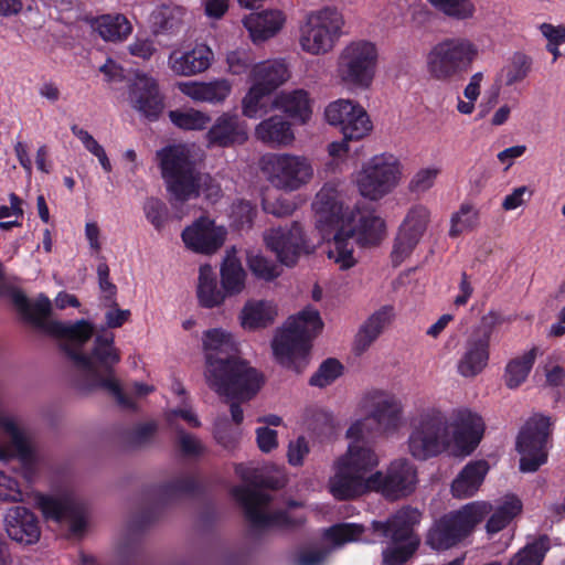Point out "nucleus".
<instances>
[{
  "instance_id": "nucleus-16",
  "label": "nucleus",
  "mask_w": 565,
  "mask_h": 565,
  "mask_svg": "<svg viewBox=\"0 0 565 565\" xmlns=\"http://www.w3.org/2000/svg\"><path fill=\"white\" fill-rule=\"evenodd\" d=\"M550 419L544 416L530 418L519 434L516 449L521 456L520 469L534 472L547 461Z\"/></svg>"
},
{
  "instance_id": "nucleus-51",
  "label": "nucleus",
  "mask_w": 565,
  "mask_h": 565,
  "mask_svg": "<svg viewBox=\"0 0 565 565\" xmlns=\"http://www.w3.org/2000/svg\"><path fill=\"white\" fill-rule=\"evenodd\" d=\"M186 11L177 4H162L153 15L154 24L161 30L173 32L184 21Z\"/></svg>"
},
{
  "instance_id": "nucleus-46",
  "label": "nucleus",
  "mask_w": 565,
  "mask_h": 565,
  "mask_svg": "<svg viewBox=\"0 0 565 565\" xmlns=\"http://www.w3.org/2000/svg\"><path fill=\"white\" fill-rule=\"evenodd\" d=\"M246 264L250 273L260 280L271 281L281 274L280 266L258 250L248 249L246 252Z\"/></svg>"
},
{
  "instance_id": "nucleus-61",
  "label": "nucleus",
  "mask_w": 565,
  "mask_h": 565,
  "mask_svg": "<svg viewBox=\"0 0 565 565\" xmlns=\"http://www.w3.org/2000/svg\"><path fill=\"white\" fill-rule=\"evenodd\" d=\"M250 63L252 60L249 57V54L243 50L232 51L228 52L226 55V64L228 72L235 75H241L245 73L248 70Z\"/></svg>"
},
{
  "instance_id": "nucleus-2",
  "label": "nucleus",
  "mask_w": 565,
  "mask_h": 565,
  "mask_svg": "<svg viewBox=\"0 0 565 565\" xmlns=\"http://www.w3.org/2000/svg\"><path fill=\"white\" fill-rule=\"evenodd\" d=\"M409 429L407 450L417 460H427L444 452L466 457L480 444L484 423L468 408L446 412L426 405L412 413Z\"/></svg>"
},
{
  "instance_id": "nucleus-6",
  "label": "nucleus",
  "mask_w": 565,
  "mask_h": 565,
  "mask_svg": "<svg viewBox=\"0 0 565 565\" xmlns=\"http://www.w3.org/2000/svg\"><path fill=\"white\" fill-rule=\"evenodd\" d=\"M167 189L175 201L196 198L200 192L216 201L221 196L220 184L209 174L199 173L190 160L185 146H170L157 152Z\"/></svg>"
},
{
  "instance_id": "nucleus-63",
  "label": "nucleus",
  "mask_w": 565,
  "mask_h": 565,
  "mask_svg": "<svg viewBox=\"0 0 565 565\" xmlns=\"http://www.w3.org/2000/svg\"><path fill=\"white\" fill-rule=\"evenodd\" d=\"M256 214L254 205L248 201H237L232 206V216L239 226L249 225Z\"/></svg>"
},
{
  "instance_id": "nucleus-47",
  "label": "nucleus",
  "mask_w": 565,
  "mask_h": 565,
  "mask_svg": "<svg viewBox=\"0 0 565 565\" xmlns=\"http://www.w3.org/2000/svg\"><path fill=\"white\" fill-rule=\"evenodd\" d=\"M427 2L454 20H470L476 14V6L471 0H427Z\"/></svg>"
},
{
  "instance_id": "nucleus-4",
  "label": "nucleus",
  "mask_w": 565,
  "mask_h": 565,
  "mask_svg": "<svg viewBox=\"0 0 565 565\" xmlns=\"http://www.w3.org/2000/svg\"><path fill=\"white\" fill-rule=\"evenodd\" d=\"M205 358L204 377L217 395L239 402L252 399L264 384L263 375L237 356L236 338L223 328L202 334Z\"/></svg>"
},
{
  "instance_id": "nucleus-15",
  "label": "nucleus",
  "mask_w": 565,
  "mask_h": 565,
  "mask_svg": "<svg viewBox=\"0 0 565 565\" xmlns=\"http://www.w3.org/2000/svg\"><path fill=\"white\" fill-rule=\"evenodd\" d=\"M359 406L369 419H372L376 430L384 436L397 434L404 426V405L390 391L381 388L369 390L362 395Z\"/></svg>"
},
{
  "instance_id": "nucleus-44",
  "label": "nucleus",
  "mask_w": 565,
  "mask_h": 565,
  "mask_svg": "<svg viewBox=\"0 0 565 565\" xmlns=\"http://www.w3.org/2000/svg\"><path fill=\"white\" fill-rule=\"evenodd\" d=\"M533 60L524 53H514L501 70L505 86L523 82L532 71Z\"/></svg>"
},
{
  "instance_id": "nucleus-14",
  "label": "nucleus",
  "mask_w": 565,
  "mask_h": 565,
  "mask_svg": "<svg viewBox=\"0 0 565 565\" xmlns=\"http://www.w3.org/2000/svg\"><path fill=\"white\" fill-rule=\"evenodd\" d=\"M268 182L285 192H295L308 185L315 178L310 158L289 152L274 153L264 163Z\"/></svg>"
},
{
  "instance_id": "nucleus-43",
  "label": "nucleus",
  "mask_w": 565,
  "mask_h": 565,
  "mask_svg": "<svg viewBox=\"0 0 565 565\" xmlns=\"http://www.w3.org/2000/svg\"><path fill=\"white\" fill-rule=\"evenodd\" d=\"M479 210L470 203H462L459 210L451 215L449 236L458 237L462 233L472 232L479 226Z\"/></svg>"
},
{
  "instance_id": "nucleus-49",
  "label": "nucleus",
  "mask_w": 565,
  "mask_h": 565,
  "mask_svg": "<svg viewBox=\"0 0 565 565\" xmlns=\"http://www.w3.org/2000/svg\"><path fill=\"white\" fill-rule=\"evenodd\" d=\"M548 547L547 539L540 537L520 550L507 565H541Z\"/></svg>"
},
{
  "instance_id": "nucleus-37",
  "label": "nucleus",
  "mask_w": 565,
  "mask_h": 565,
  "mask_svg": "<svg viewBox=\"0 0 565 565\" xmlns=\"http://www.w3.org/2000/svg\"><path fill=\"white\" fill-rule=\"evenodd\" d=\"M393 318L394 309L392 306H384L371 315L355 337V350L358 352L366 351L392 322Z\"/></svg>"
},
{
  "instance_id": "nucleus-39",
  "label": "nucleus",
  "mask_w": 565,
  "mask_h": 565,
  "mask_svg": "<svg viewBox=\"0 0 565 565\" xmlns=\"http://www.w3.org/2000/svg\"><path fill=\"white\" fill-rule=\"evenodd\" d=\"M271 104L300 124H306L311 117L309 95L303 89L281 92Z\"/></svg>"
},
{
  "instance_id": "nucleus-59",
  "label": "nucleus",
  "mask_w": 565,
  "mask_h": 565,
  "mask_svg": "<svg viewBox=\"0 0 565 565\" xmlns=\"http://www.w3.org/2000/svg\"><path fill=\"white\" fill-rule=\"evenodd\" d=\"M502 322L503 319L500 313L490 311L482 316L479 328L475 330L471 335L479 339L487 338V342L490 343L493 330Z\"/></svg>"
},
{
  "instance_id": "nucleus-17",
  "label": "nucleus",
  "mask_w": 565,
  "mask_h": 565,
  "mask_svg": "<svg viewBox=\"0 0 565 565\" xmlns=\"http://www.w3.org/2000/svg\"><path fill=\"white\" fill-rule=\"evenodd\" d=\"M233 495L243 505L247 520L255 529L292 525L301 521V519H292L286 512L273 510L270 497L249 486L234 488Z\"/></svg>"
},
{
  "instance_id": "nucleus-33",
  "label": "nucleus",
  "mask_w": 565,
  "mask_h": 565,
  "mask_svg": "<svg viewBox=\"0 0 565 565\" xmlns=\"http://www.w3.org/2000/svg\"><path fill=\"white\" fill-rule=\"evenodd\" d=\"M285 14L280 10H266L250 13L244 18L243 24L249 32L253 42H263L273 38L284 25Z\"/></svg>"
},
{
  "instance_id": "nucleus-28",
  "label": "nucleus",
  "mask_w": 565,
  "mask_h": 565,
  "mask_svg": "<svg viewBox=\"0 0 565 565\" xmlns=\"http://www.w3.org/2000/svg\"><path fill=\"white\" fill-rule=\"evenodd\" d=\"M179 90L195 103L221 104L232 92L228 79L218 78L211 82H181Z\"/></svg>"
},
{
  "instance_id": "nucleus-55",
  "label": "nucleus",
  "mask_w": 565,
  "mask_h": 565,
  "mask_svg": "<svg viewBox=\"0 0 565 565\" xmlns=\"http://www.w3.org/2000/svg\"><path fill=\"white\" fill-rule=\"evenodd\" d=\"M341 370L342 366L337 360L329 359L311 376L310 384L319 387L328 386L340 376Z\"/></svg>"
},
{
  "instance_id": "nucleus-30",
  "label": "nucleus",
  "mask_w": 565,
  "mask_h": 565,
  "mask_svg": "<svg viewBox=\"0 0 565 565\" xmlns=\"http://www.w3.org/2000/svg\"><path fill=\"white\" fill-rule=\"evenodd\" d=\"M291 77L290 68L286 60L274 58L255 64L249 72L250 83L276 90Z\"/></svg>"
},
{
  "instance_id": "nucleus-52",
  "label": "nucleus",
  "mask_w": 565,
  "mask_h": 565,
  "mask_svg": "<svg viewBox=\"0 0 565 565\" xmlns=\"http://www.w3.org/2000/svg\"><path fill=\"white\" fill-rule=\"evenodd\" d=\"M364 527L356 523H340L329 527L324 532V537L331 542L334 547L342 546L345 543L358 541Z\"/></svg>"
},
{
  "instance_id": "nucleus-3",
  "label": "nucleus",
  "mask_w": 565,
  "mask_h": 565,
  "mask_svg": "<svg viewBox=\"0 0 565 565\" xmlns=\"http://www.w3.org/2000/svg\"><path fill=\"white\" fill-rule=\"evenodd\" d=\"M316 224L327 241L328 258L340 269L356 264L355 245H377L386 234L385 221L371 210L344 209L331 188H322L312 203Z\"/></svg>"
},
{
  "instance_id": "nucleus-42",
  "label": "nucleus",
  "mask_w": 565,
  "mask_h": 565,
  "mask_svg": "<svg viewBox=\"0 0 565 565\" xmlns=\"http://www.w3.org/2000/svg\"><path fill=\"white\" fill-rule=\"evenodd\" d=\"M95 29L105 41H124L132 31L126 17L121 14L103 15L95 22Z\"/></svg>"
},
{
  "instance_id": "nucleus-56",
  "label": "nucleus",
  "mask_w": 565,
  "mask_h": 565,
  "mask_svg": "<svg viewBox=\"0 0 565 565\" xmlns=\"http://www.w3.org/2000/svg\"><path fill=\"white\" fill-rule=\"evenodd\" d=\"M177 445L181 452L188 457H198L204 454L205 447L194 435L186 433L180 426H175Z\"/></svg>"
},
{
  "instance_id": "nucleus-64",
  "label": "nucleus",
  "mask_w": 565,
  "mask_h": 565,
  "mask_svg": "<svg viewBox=\"0 0 565 565\" xmlns=\"http://www.w3.org/2000/svg\"><path fill=\"white\" fill-rule=\"evenodd\" d=\"M309 451V444L305 437H298L296 440L290 441L287 454L289 463L301 466Z\"/></svg>"
},
{
  "instance_id": "nucleus-18",
  "label": "nucleus",
  "mask_w": 565,
  "mask_h": 565,
  "mask_svg": "<svg viewBox=\"0 0 565 565\" xmlns=\"http://www.w3.org/2000/svg\"><path fill=\"white\" fill-rule=\"evenodd\" d=\"M327 121L340 128L347 140H361L373 129L366 110L355 100L339 98L324 110Z\"/></svg>"
},
{
  "instance_id": "nucleus-40",
  "label": "nucleus",
  "mask_w": 565,
  "mask_h": 565,
  "mask_svg": "<svg viewBox=\"0 0 565 565\" xmlns=\"http://www.w3.org/2000/svg\"><path fill=\"white\" fill-rule=\"evenodd\" d=\"M522 503L514 495H508L497 505L486 524L489 535H493L505 529L510 522L521 513Z\"/></svg>"
},
{
  "instance_id": "nucleus-8",
  "label": "nucleus",
  "mask_w": 565,
  "mask_h": 565,
  "mask_svg": "<svg viewBox=\"0 0 565 565\" xmlns=\"http://www.w3.org/2000/svg\"><path fill=\"white\" fill-rule=\"evenodd\" d=\"M478 45L466 36H449L435 43L426 54L428 75L441 83L461 78L479 57Z\"/></svg>"
},
{
  "instance_id": "nucleus-29",
  "label": "nucleus",
  "mask_w": 565,
  "mask_h": 565,
  "mask_svg": "<svg viewBox=\"0 0 565 565\" xmlns=\"http://www.w3.org/2000/svg\"><path fill=\"white\" fill-rule=\"evenodd\" d=\"M248 135L245 125L237 116L223 114L220 116L206 134L210 145L218 147H231L243 143Z\"/></svg>"
},
{
  "instance_id": "nucleus-12",
  "label": "nucleus",
  "mask_w": 565,
  "mask_h": 565,
  "mask_svg": "<svg viewBox=\"0 0 565 565\" xmlns=\"http://www.w3.org/2000/svg\"><path fill=\"white\" fill-rule=\"evenodd\" d=\"M344 18L334 8L310 12L299 29V46L309 55L319 56L333 51L343 34Z\"/></svg>"
},
{
  "instance_id": "nucleus-45",
  "label": "nucleus",
  "mask_w": 565,
  "mask_h": 565,
  "mask_svg": "<svg viewBox=\"0 0 565 565\" xmlns=\"http://www.w3.org/2000/svg\"><path fill=\"white\" fill-rule=\"evenodd\" d=\"M271 94L269 89L252 83L242 102L243 114L248 118H256L267 113Z\"/></svg>"
},
{
  "instance_id": "nucleus-19",
  "label": "nucleus",
  "mask_w": 565,
  "mask_h": 565,
  "mask_svg": "<svg viewBox=\"0 0 565 565\" xmlns=\"http://www.w3.org/2000/svg\"><path fill=\"white\" fill-rule=\"evenodd\" d=\"M38 504L46 519L68 524L73 534H81L87 524L85 503L72 492L41 495Z\"/></svg>"
},
{
  "instance_id": "nucleus-11",
  "label": "nucleus",
  "mask_w": 565,
  "mask_h": 565,
  "mask_svg": "<svg viewBox=\"0 0 565 565\" xmlns=\"http://www.w3.org/2000/svg\"><path fill=\"white\" fill-rule=\"evenodd\" d=\"M422 513L414 508H402L386 522L374 521V532L390 539L391 545L383 551L384 563L399 565L405 563L418 548L420 539L414 533Z\"/></svg>"
},
{
  "instance_id": "nucleus-5",
  "label": "nucleus",
  "mask_w": 565,
  "mask_h": 565,
  "mask_svg": "<svg viewBox=\"0 0 565 565\" xmlns=\"http://www.w3.org/2000/svg\"><path fill=\"white\" fill-rule=\"evenodd\" d=\"M380 456L367 443H350L344 454L332 463L329 492L337 500L355 499L370 492L381 478Z\"/></svg>"
},
{
  "instance_id": "nucleus-23",
  "label": "nucleus",
  "mask_w": 565,
  "mask_h": 565,
  "mask_svg": "<svg viewBox=\"0 0 565 565\" xmlns=\"http://www.w3.org/2000/svg\"><path fill=\"white\" fill-rule=\"evenodd\" d=\"M263 239L266 247L276 255L278 262L286 266H294L305 248L302 228L297 223L290 226L269 228L264 232Z\"/></svg>"
},
{
  "instance_id": "nucleus-31",
  "label": "nucleus",
  "mask_w": 565,
  "mask_h": 565,
  "mask_svg": "<svg viewBox=\"0 0 565 565\" xmlns=\"http://www.w3.org/2000/svg\"><path fill=\"white\" fill-rule=\"evenodd\" d=\"M490 343L486 339L470 335L463 345L462 354L458 361V373L463 377H475L483 371L489 361Z\"/></svg>"
},
{
  "instance_id": "nucleus-9",
  "label": "nucleus",
  "mask_w": 565,
  "mask_h": 565,
  "mask_svg": "<svg viewBox=\"0 0 565 565\" xmlns=\"http://www.w3.org/2000/svg\"><path fill=\"white\" fill-rule=\"evenodd\" d=\"M492 510L487 501H473L444 514L427 531L426 545L435 551H447L459 545Z\"/></svg>"
},
{
  "instance_id": "nucleus-32",
  "label": "nucleus",
  "mask_w": 565,
  "mask_h": 565,
  "mask_svg": "<svg viewBox=\"0 0 565 565\" xmlns=\"http://www.w3.org/2000/svg\"><path fill=\"white\" fill-rule=\"evenodd\" d=\"M277 316L278 308L273 301L249 299L244 303L238 319L243 329L254 331L273 324Z\"/></svg>"
},
{
  "instance_id": "nucleus-38",
  "label": "nucleus",
  "mask_w": 565,
  "mask_h": 565,
  "mask_svg": "<svg viewBox=\"0 0 565 565\" xmlns=\"http://www.w3.org/2000/svg\"><path fill=\"white\" fill-rule=\"evenodd\" d=\"M486 461H473L465 466L451 483V493L458 499L472 497L482 484L488 472Z\"/></svg>"
},
{
  "instance_id": "nucleus-60",
  "label": "nucleus",
  "mask_w": 565,
  "mask_h": 565,
  "mask_svg": "<svg viewBox=\"0 0 565 565\" xmlns=\"http://www.w3.org/2000/svg\"><path fill=\"white\" fill-rule=\"evenodd\" d=\"M177 418L183 419L190 427L198 428L201 422L195 412L190 407H179L171 409L167 413V420L169 426L175 431Z\"/></svg>"
},
{
  "instance_id": "nucleus-34",
  "label": "nucleus",
  "mask_w": 565,
  "mask_h": 565,
  "mask_svg": "<svg viewBox=\"0 0 565 565\" xmlns=\"http://www.w3.org/2000/svg\"><path fill=\"white\" fill-rule=\"evenodd\" d=\"M221 285L227 297H235L244 292L247 285V273L235 247L226 250L220 267Z\"/></svg>"
},
{
  "instance_id": "nucleus-20",
  "label": "nucleus",
  "mask_w": 565,
  "mask_h": 565,
  "mask_svg": "<svg viewBox=\"0 0 565 565\" xmlns=\"http://www.w3.org/2000/svg\"><path fill=\"white\" fill-rule=\"evenodd\" d=\"M430 222V211L423 204L413 205L399 225L392 250V259L401 264L417 246Z\"/></svg>"
},
{
  "instance_id": "nucleus-10",
  "label": "nucleus",
  "mask_w": 565,
  "mask_h": 565,
  "mask_svg": "<svg viewBox=\"0 0 565 565\" xmlns=\"http://www.w3.org/2000/svg\"><path fill=\"white\" fill-rule=\"evenodd\" d=\"M379 50L367 40H353L338 53L334 76L339 85L350 90L369 89L375 78Z\"/></svg>"
},
{
  "instance_id": "nucleus-21",
  "label": "nucleus",
  "mask_w": 565,
  "mask_h": 565,
  "mask_svg": "<svg viewBox=\"0 0 565 565\" xmlns=\"http://www.w3.org/2000/svg\"><path fill=\"white\" fill-rule=\"evenodd\" d=\"M226 237V227L207 216L199 217L181 234L185 247L201 255L215 254L224 245Z\"/></svg>"
},
{
  "instance_id": "nucleus-25",
  "label": "nucleus",
  "mask_w": 565,
  "mask_h": 565,
  "mask_svg": "<svg viewBox=\"0 0 565 565\" xmlns=\"http://www.w3.org/2000/svg\"><path fill=\"white\" fill-rule=\"evenodd\" d=\"M3 529L17 543L32 545L39 542L41 529L36 515L25 507L9 508L3 515Z\"/></svg>"
},
{
  "instance_id": "nucleus-41",
  "label": "nucleus",
  "mask_w": 565,
  "mask_h": 565,
  "mask_svg": "<svg viewBox=\"0 0 565 565\" xmlns=\"http://www.w3.org/2000/svg\"><path fill=\"white\" fill-rule=\"evenodd\" d=\"M537 355L539 349L532 348L507 364L504 382L509 388H516L525 382Z\"/></svg>"
},
{
  "instance_id": "nucleus-57",
  "label": "nucleus",
  "mask_w": 565,
  "mask_h": 565,
  "mask_svg": "<svg viewBox=\"0 0 565 565\" xmlns=\"http://www.w3.org/2000/svg\"><path fill=\"white\" fill-rule=\"evenodd\" d=\"M22 500L23 493L19 482L6 472L0 471V501L21 502Z\"/></svg>"
},
{
  "instance_id": "nucleus-54",
  "label": "nucleus",
  "mask_w": 565,
  "mask_h": 565,
  "mask_svg": "<svg viewBox=\"0 0 565 565\" xmlns=\"http://www.w3.org/2000/svg\"><path fill=\"white\" fill-rule=\"evenodd\" d=\"M440 173V168L431 166L419 169L409 181V190L413 193L422 194L431 189L435 184L437 177Z\"/></svg>"
},
{
  "instance_id": "nucleus-36",
  "label": "nucleus",
  "mask_w": 565,
  "mask_h": 565,
  "mask_svg": "<svg viewBox=\"0 0 565 565\" xmlns=\"http://www.w3.org/2000/svg\"><path fill=\"white\" fill-rule=\"evenodd\" d=\"M255 136L270 147H288L295 140L290 122L280 116H271L259 122Z\"/></svg>"
},
{
  "instance_id": "nucleus-50",
  "label": "nucleus",
  "mask_w": 565,
  "mask_h": 565,
  "mask_svg": "<svg viewBox=\"0 0 565 565\" xmlns=\"http://www.w3.org/2000/svg\"><path fill=\"white\" fill-rule=\"evenodd\" d=\"M484 79L482 72H477L469 77V82L463 88V98H458L456 109L461 115H471L476 108V102L480 97L481 86Z\"/></svg>"
},
{
  "instance_id": "nucleus-53",
  "label": "nucleus",
  "mask_w": 565,
  "mask_h": 565,
  "mask_svg": "<svg viewBox=\"0 0 565 565\" xmlns=\"http://www.w3.org/2000/svg\"><path fill=\"white\" fill-rule=\"evenodd\" d=\"M146 218L157 230L161 231L168 222L169 211L164 202L156 198H149L143 203Z\"/></svg>"
},
{
  "instance_id": "nucleus-7",
  "label": "nucleus",
  "mask_w": 565,
  "mask_h": 565,
  "mask_svg": "<svg viewBox=\"0 0 565 565\" xmlns=\"http://www.w3.org/2000/svg\"><path fill=\"white\" fill-rule=\"evenodd\" d=\"M323 328L317 309L307 307L289 317L275 332L271 341L274 356L282 366L301 372L308 362L311 340Z\"/></svg>"
},
{
  "instance_id": "nucleus-1",
  "label": "nucleus",
  "mask_w": 565,
  "mask_h": 565,
  "mask_svg": "<svg viewBox=\"0 0 565 565\" xmlns=\"http://www.w3.org/2000/svg\"><path fill=\"white\" fill-rule=\"evenodd\" d=\"M13 302L25 318L38 329L60 339L61 348L67 354L75 370V385L83 391L103 388L124 408H134V399L124 393L116 379L114 367L120 362V351L115 345L113 332H97L89 351L86 342L94 334V327L86 320L63 323L50 320L51 300L40 295L30 301L22 292L13 294Z\"/></svg>"
},
{
  "instance_id": "nucleus-48",
  "label": "nucleus",
  "mask_w": 565,
  "mask_h": 565,
  "mask_svg": "<svg viewBox=\"0 0 565 565\" xmlns=\"http://www.w3.org/2000/svg\"><path fill=\"white\" fill-rule=\"evenodd\" d=\"M169 118L173 125L184 130H202L211 121L206 113L194 108L171 110Z\"/></svg>"
},
{
  "instance_id": "nucleus-58",
  "label": "nucleus",
  "mask_w": 565,
  "mask_h": 565,
  "mask_svg": "<svg viewBox=\"0 0 565 565\" xmlns=\"http://www.w3.org/2000/svg\"><path fill=\"white\" fill-rule=\"evenodd\" d=\"M375 425L372 419L365 415L364 418L356 419L353 422L347 430V437L351 439V443H366L365 439L370 437L374 431Z\"/></svg>"
},
{
  "instance_id": "nucleus-26",
  "label": "nucleus",
  "mask_w": 565,
  "mask_h": 565,
  "mask_svg": "<svg viewBox=\"0 0 565 565\" xmlns=\"http://www.w3.org/2000/svg\"><path fill=\"white\" fill-rule=\"evenodd\" d=\"M129 100L135 109L153 119L161 114L164 107L157 81L145 73H136L131 81Z\"/></svg>"
},
{
  "instance_id": "nucleus-22",
  "label": "nucleus",
  "mask_w": 565,
  "mask_h": 565,
  "mask_svg": "<svg viewBox=\"0 0 565 565\" xmlns=\"http://www.w3.org/2000/svg\"><path fill=\"white\" fill-rule=\"evenodd\" d=\"M416 467L405 458L393 460L371 491L380 492L384 497L396 500L411 494L417 484Z\"/></svg>"
},
{
  "instance_id": "nucleus-24",
  "label": "nucleus",
  "mask_w": 565,
  "mask_h": 565,
  "mask_svg": "<svg viewBox=\"0 0 565 565\" xmlns=\"http://www.w3.org/2000/svg\"><path fill=\"white\" fill-rule=\"evenodd\" d=\"M0 428L13 441L10 460L18 459L22 478L29 483L34 482L38 475V456L32 443L13 417L0 416Z\"/></svg>"
},
{
  "instance_id": "nucleus-27",
  "label": "nucleus",
  "mask_w": 565,
  "mask_h": 565,
  "mask_svg": "<svg viewBox=\"0 0 565 565\" xmlns=\"http://www.w3.org/2000/svg\"><path fill=\"white\" fill-rule=\"evenodd\" d=\"M214 58L205 44H196L189 51H173L168 58L169 68L179 76H194L206 71Z\"/></svg>"
},
{
  "instance_id": "nucleus-62",
  "label": "nucleus",
  "mask_w": 565,
  "mask_h": 565,
  "mask_svg": "<svg viewBox=\"0 0 565 565\" xmlns=\"http://www.w3.org/2000/svg\"><path fill=\"white\" fill-rule=\"evenodd\" d=\"M214 438L218 445L226 450H234L237 445V437L228 429L227 423L223 419L216 420L214 425Z\"/></svg>"
},
{
  "instance_id": "nucleus-13",
  "label": "nucleus",
  "mask_w": 565,
  "mask_h": 565,
  "mask_svg": "<svg viewBox=\"0 0 565 565\" xmlns=\"http://www.w3.org/2000/svg\"><path fill=\"white\" fill-rule=\"evenodd\" d=\"M402 166L391 153L373 156L354 174L359 193L370 200L379 201L390 194L399 183Z\"/></svg>"
},
{
  "instance_id": "nucleus-35",
  "label": "nucleus",
  "mask_w": 565,
  "mask_h": 565,
  "mask_svg": "<svg viewBox=\"0 0 565 565\" xmlns=\"http://www.w3.org/2000/svg\"><path fill=\"white\" fill-rule=\"evenodd\" d=\"M196 298L200 307L206 309L221 307L227 298L226 291L222 285L218 286L216 275L209 264L199 268Z\"/></svg>"
}]
</instances>
